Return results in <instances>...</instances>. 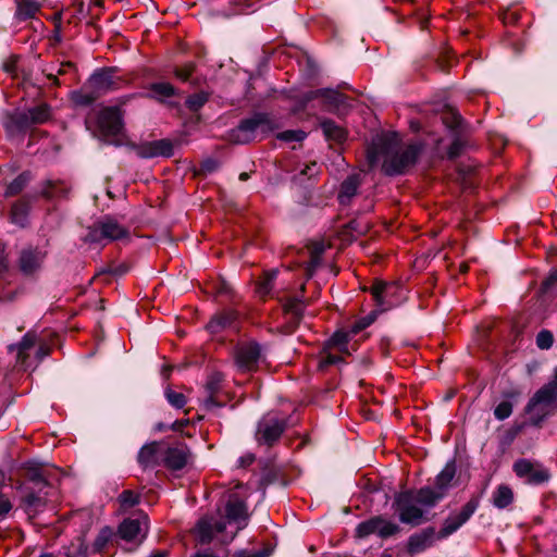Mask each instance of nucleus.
I'll list each match as a JSON object with an SVG mask.
<instances>
[{"mask_svg":"<svg viewBox=\"0 0 557 557\" xmlns=\"http://www.w3.org/2000/svg\"><path fill=\"white\" fill-rule=\"evenodd\" d=\"M422 151V145L414 143L407 146L401 144L397 133H387L377 138L368 150L370 164L383 159L382 170L386 175L394 176L406 172L412 166Z\"/></svg>","mask_w":557,"mask_h":557,"instance_id":"f257e3e1","label":"nucleus"},{"mask_svg":"<svg viewBox=\"0 0 557 557\" xmlns=\"http://www.w3.org/2000/svg\"><path fill=\"white\" fill-rule=\"evenodd\" d=\"M478 507L479 499L471 498L457 515H451L444 521L443 527L437 534L433 527L425 528L422 531L412 534L409 536L407 543L408 553L410 555L419 554L431 547L435 537L442 540L449 536L471 518Z\"/></svg>","mask_w":557,"mask_h":557,"instance_id":"f03ea898","label":"nucleus"},{"mask_svg":"<svg viewBox=\"0 0 557 557\" xmlns=\"http://www.w3.org/2000/svg\"><path fill=\"white\" fill-rule=\"evenodd\" d=\"M436 504H429L418 491H405L395 495L393 508L398 513L399 521L405 524L418 527L428 522V509Z\"/></svg>","mask_w":557,"mask_h":557,"instance_id":"7ed1b4c3","label":"nucleus"},{"mask_svg":"<svg viewBox=\"0 0 557 557\" xmlns=\"http://www.w3.org/2000/svg\"><path fill=\"white\" fill-rule=\"evenodd\" d=\"M554 407H557V367L552 379L529 399L524 410L530 416L531 424L540 426Z\"/></svg>","mask_w":557,"mask_h":557,"instance_id":"20e7f679","label":"nucleus"},{"mask_svg":"<svg viewBox=\"0 0 557 557\" xmlns=\"http://www.w3.org/2000/svg\"><path fill=\"white\" fill-rule=\"evenodd\" d=\"M277 128V124L271 114L256 112L251 116L239 122L237 127L231 131L230 139L235 144H248L257 139L259 135L267 136Z\"/></svg>","mask_w":557,"mask_h":557,"instance_id":"39448f33","label":"nucleus"},{"mask_svg":"<svg viewBox=\"0 0 557 557\" xmlns=\"http://www.w3.org/2000/svg\"><path fill=\"white\" fill-rule=\"evenodd\" d=\"M286 428V419L278 418L272 413H267L257 424L255 433L256 442L259 445H267L271 447L280 440Z\"/></svg>","mask_w":557,"mask_h":557,"instance_id":"423d86ee","label":"nucleus"},{"mask_svg":"<svg viewBox=\"0 0 557 557\" xmlns=\"http://www.w3.org/2000/svg\"><path fill=\"white\" fill-rule=\"evenodd\" d=\"M456 471L457 467L455 460L448 461L443 470L436 475L434 487L420 488V494L423 497V500L428 502L429 504H437L440 500H442L451 486Z\"/></svg>","mask_w":557,"mask_h":557,"instance_id":"0eeeda50","label":"nucleus"},{"mask_svg":"<svg viewBox=\"0 0 557 557\" xmlns=\"http://www.w3.org/2000/svg\"><path fill=\"white\" fill-rule=\"evenodd\" d=\"M128 231L116 220L104 216L88 228L86 242L101 243L102 240H116L126 237Z\"/></svg>","mask_w":557,"mask_h":557,"instance_id":"6e6552de","label":"nucleus"},{"mask_svg":"<svg viewBox=\"0 0 557 557\" xmlns=\"http://www.w3.org/2000/svg\"><path fill=\"white\" fill-rule=\"evenodd\" d=\"M321 100V106L325 111L335 112L347 106L348 98L339 91L331 88H321L305 92L299 98L301 108H306L313 100Z\"/></svg>","mask_w":557,"mask_h":557,"instance_id":"1a4fd4ad","label":"nucleus"},{"mask_svg":"<svg viewBox=\"0 0 557 557\" xmlns=\"http://www.w3.org/2000/svg\"><path fill=\"white\" fill-rule=\"evenodd\" d=\"M87 83L95 90L96 96L99 97L117 89L121 85V81L115 77L114 67H104L94 72Z\"/></svg>","mask_w":557,"mask_h":557,"instance_id":"9d476101","label":"nucleus"},{"mask_svg":"<svg viewBox=\"0 0 557 557\" xmlns=\"http://www.w3.org/2000/svg\"><path fill=\"white\" fill-rule=\"evenodd\" d=\"M515 473L530 484H542L549 480L550 473L540 463L519 459L513 463Z\"/></svg>","mask_w":557,"mask_h":557,"instance_id":"9b49d317","label":"nucleus"},{"mask_svg":"<svg viewBox=\"0 0 557 557\" xmlns=\"http://www.w3.org/2000/svg\"><path fill=\"white\" fill-rule=\"evenodd\" d=\"M260 357L261 347L255 342L238 346L235 352L236 364L243 372L255 371L258 367Z\"/></svg>","mask_w":557,"mask_h":557,"instance_id":"f8f14e48","label":"nucleus"},{"mask_svg":"<svg viewBox=\"0 0 557 557\" xmlns=\"http://www.w3.org/2000/svg\"><path fill=\"white\" fill-rule=\"evenodd\" d=\"M131 147L143 159L173 156V145L169 139L146 141L139 145L132 144Z\"/></svg>","mask_w":557,"mask_h":557,"instance_id":"ddd939ff","label":"nucleus"},{"mask_svg":"<svg viewBox=\"0 0 557 557\" xmlns=\"http://www.w3.org/2000/svg\"><path fill=\"white\" fill-rule=\"evenodd\" d=\"M50 117V108L47 104H39L27 111L17 112L13 116V123L20 129L28 128L36 124H42Z\"/></svg>","mask_w":557,"mask_h":557,"instance_id":"4468645a","label":"nucleus"},{"mask_svg":"<svg viewBox=\"0 0 557 557\" xmlns=\"http://www.w3.org/2000/svg\"><path fill=\"white\" fill-rule=\"evenodd\" d=\"M98 127L103 136H115L121 133L123 123L117 108H104L98 114Z\"/></svg>","mask_w":557,"mask_h":557,"instance_id":"2eb2a0df","label":"nucleus"},{"mask_svg":"<svg viewBox=\"0 0 557 557\" xmlns=\"http://www.w3.org/2000/svg\"><path fill=\"white\" fill-rule=\"evenodd\" d=\"M190 459V450L185 444L169 446L164 443L162 465L171 470L183 469Z\"/></svg>","mask_w":557,"mask_h":557,"instance_id":"dca6fc26","label":"nucleus"},{"mask_svg":"<svg viewBox=\"0 0 557 557\" xmlns=\"http://www.w3.org/2000/svg\"><path fill=\"white\" fill-rule=\"evenodd\" d=\"M164 442L153 441L145 444L138 451L137 461L141 468H156L163 462Z\"/></svg>","mask_w":557,"mask_h":557,"instance_id":"f3484780","label":"nucleus"},{"mask_svg":"<svg viewBox=\"0 0 557 557\" xmlns=\"http://www.w3.org/2000/svg\"><path fill=\"white\" fill-rule=\"evenodd\" d=\"M397 288V285L382 281H377L371 286V294L375 300L376 307L381 312L386 311L397 305V301L393 299Z\"/></svg>","mask_w":557,"mask_h":557,"instance_id":"a211bd4d","label":"nucleus"},{"mask_svg":"<svg viewBox=\"0 0 557 557\" xmlns=\"http://www.w3.org/2000/svg\"><path fill=\"white\" fill-rule=\"evenodd\" d=\"M225 528V521L216 520L213 517H203L197 522L195 533L201 544H209L214 535L223 532Z\"/></svg>","mask_w":557,"mask_h":557,"instance_id":"6ab92c4d","label":"nucleus"},{"mask_svg":"<svg viewBox=\"0 0 557 557\" xmlns=\"http://www.w3.org/2000/svg\"><path fill=\"white\" fill-rule=\"evenodd\" d=\"M223 382V375L220 372L211 373L205 384V391L207 397L203 399V407L208 411H212L216 408L222 407V403L218 401L215 396L221 391V384Z\"/></svg>","mask_w":557,"mask_h":557,"instance_id":"aec40b11","label":"nucleus"},{"mask_svg":"<svg viewBox=\"0 0 557 557\" xmlns=\"http://www.w3.org/2000/svg\"><path fill=\"white\" fill-rule=\"evenodd\" d=\"M147 532V517L141 516L137 519H125L119 527V534L123 540L134 541L138 536H144Z\"/></svg>","mask_w":557,"mask_h":557,"instance_id":"412c9836","label":"nucleus"},{"mask_svg":"<svg viewBox=\"0 0 557 557\" xmlns=\"http://www.w3.org/2000/svg\"><path fill=\"white\" fill-rule=\"evenodd\" d=\"M45 253L38 249L26 248L23 249L20 256V270L25 275L34 274L41 267L45 259Z\"/></svg>","mask_w":557,"mask_h":557,"instance_id":"4be33fe9","label":"nucleus"},{"mask_svg":"<svg viewBox=\"0 0 557 557\" xmlns=\"http://www.w3.org/2000/svg\"><path fill=\"white\" fill-rule=\"evenodd\" d=\"M226 518L230 522H235L238 524V529H242L246 525V520L248 518L246 504L238 499H230L225 507Z\"/></svg>","mask_w":557,"mask_h":557,"instance_id":"5701e85b","label":"nucleus"},{"mask_svg":"<svg viewBox=\"0 0 557 557\" xmlns=\"http://www.w3.org/2000/svg\"><path fill=\"white\" fill-rule=\"evenodd\" d=\"M237 319V314L233 310H226L215 314L207 324L210 333L216 334L226 327H231Z\"/></svg>","mask_w":557,"mask_h":557,"instance_id":"b1692460","label":"nucleus"},{"mask_svg":"<svg viewBox=\"0 0 557 557\" xmlns=\"http://www.w3.org/2000/svg\"><path fill=\"white\" fill-rule=\"evenodd\" d=\"M361 180L359 174L349 175L341 185L338 200L342 205H348L357 194Z\"/></svg>","mask_w":557,"mask_h":557,"instance_id":"393cba45","label":"nucleus"},{"mask_svg":"<svg viewBox=\"0 0 557 557\" xmlns=\"http://www.w3.org/2000/svg\"><path fill=\"white\" fill-rule=\"evenodd\" d=\"M320 126L327 140L343 143L346 139V131L334 121L330 119H323L320 122Z\"/></svg>","mask_w":557,"mask_h":557,"instance_id":"a878e982","label":"nucleus"},{"mask_svg":"<svg viewBox=\"0 0 557 557\" xmlns=\"http://www.w3.org/2000/svg\"><path fill=\"white\" fill-rule=\"evenodd\" d=\"M284 311L290 317V320L297 325L304 315L305 301L297 297H289L283 302Z\"/></svg>","mask_w":557,"mask_h":557,"instance_id":"bb28decb","label":"nucleus"},{"mask_svg":"<svg viewBox=\"0 0 557 557\" xmlns=\"http://www.w3.org/2000/svg\"><path fill=\"white\" fill-rule=\"evenodd\" d=\"M36 341V334L28 332L23 336L22 341L17 345H11L9 348L10 350L16 349L17 361L24 364L28 357V350H30L35 346Z\"/></svg>","mask_w":557,"mask_h":557,"instance_id":"cd10ccee","label":"nucleus"},{"mask_svg":"<svg viewBox=\"0 0 557 557\" xmlns=\"http://www.w3.org/2000/svg\"><path fill=\"white\" fill-rule=\"evenodd\" d=\"M70 189V184L64 181H47L42 189V195L47 198L65 197Z\"/></svg>","mask_w":557,"mask_h":557,"instance_id":"c85d7f7f","label":"nucleus"},{"mask_svg":"<svg viewBox=\"0 0 557 557\" xmlns=\"http://www.w3.org/2000/svg\"><path fill=\"white\" fill-rule=\"evenodd\" d=\"M98 98L100 97L96 96L95 90L88 86L87 82L82 86V88L73 91L71 95V99L73 100V102L82 107L90 106Z\"/></svg>","mask_w":557,"mask_h":557,"instance_id":"c756f323","label":"nucleus"},{"mask_svg":"<svg viewBox=\"0 0 557 557\" xmlns=\"http://www.w3.org/2000/svg\"><path fill=\"white\" fill-rule=\"evenodd\" d=\"M512 502L513 492L508 485L502 484L493 493L492 504L498 509L508 507Z\"/></svg>","mask_w":557,"mask_h":557,"instance_id":"7c9ffc66","label":"nucleus"},{"mask_svg":"<svg viewBox=\"0 0 557 557\" xmlns=\"http://www.w3.org/2000/svg\"><path fill=\"white\" fill-rule=\"evenodd\" d=\"M40 9V4L35 0L17 1L15 17L20 21H26L35 17Z\"/></svg>","mask_w":557,"mask_h":557,"instance_id":"2f4dec72","label":"nucleus"},{"mask_svg":"<svg viewBox=\"0 0 557 557\" xmlns=\"http://www.w3.org/2000/svg\"><path fill=\"white\" fill-rule=\"evenodd\" d=\"M382 524V516H375L369 520L360 522L356 528V535L358 537H366L371 534L379 535V527Z\"/></svg>","mask_w":557,"mask_h":557,"instance_id":"473e14b6","label":"nucleus"},{"mask_svg":"<svg viewBox=\"0 0 557 557\" xmlns=\"http://www.w3.org/2000/svg\"><path fill=\"white\" fill-rule=\"evenodd\" d=\"M351 333L348 331H337L333 334V336L329 341V345L332 348H335L338 354L349 355L348 343L350 339Z\"/></svg>","mask_w":557,"mask_h":557,"instance_id":"72a5a7b5","label":"nucleus"},{"mask_svg":"<svg viewBox=\"0 0 557 557\" xmlns=\"http://www.w3.org/2000/svg\"><path fill=\"white\" fill-rule=\"evenodd\" d=\"M278 271L273 269L264 273V275L258 281L256 292L260 297H264L270 294L274 286V281L277 276Z\"/></svg>","mask_w":557,"mask_h":557,"instance_id":"f704fd0d","label":"nucleus"},{"mask_svg":"<svg viewBox=\"0 0 557 557\" xmlns=\"http://www.w3.org/2000/svg\"><path fill=\"white\" fill-rule=\"evenodd\" d=\"M150 91L152 92V97L158 100H162L163 98H170L174 96L175 88L170 83H153L150 86Z\"/></svg>","mask_w":557,"mask_h":557,"instance_id":"c9c22d12","label":"nucleus"},{"mask_svg":"<svg viewBox=\"0 0 557 557\" xmlns=\"http://www.w3.org/2000/svg\"><path fill=\"white\" fill-rule=\"evenodd\" d=\"M29 181V176L27 173L20 174L16 178H14L5 189V196L12 197L21 193L24 187L27 185Z\"/></svg>","mask_w":557,"mask_h":557,"instance_id":"e433bc0d","label":"nucleus"},{"mask_svg":"<svg viewBox=\"0 0 557 557\" xmlns=\"http://www.w3.org/2000/svg\"><path fill=\"white\" fill-rule=\"evenodd\" d=\"M28 206L26 202L20 201L13 205L11 210L12 222L21 226L25 225Z\"/></svg>","mask_w":557,"mask_h":557,"instance_id":"4c0bfd02","label":"nucleus"},{"mask_svg":"<svg viewBox=\"0 0 557 557\" xmlns=\"http://www.w3.org/2000/svg\"><path fill=\"white\" fill-rule=\"evenodd\" d=\"M113 535V531L109 527L102 528L97 537L94 541L92 549L95 553H101L102 549L107 546Z\"/></svg>","mask_w":557,"mask_h":557,"instance_id":"58836bf2","label":"nucleus"},{"mask_svg":"<svg viewBox=\"0 0 557 557\" xmlns=\"http://www.w3.org/2000/svg\"><path fill=\"white\" fill-rule=\"evenodd\" d=\"M27 480L33 484L32 488L38 490L39 492H42V490L48 486L42 472L37 468H32L27 471Z\"/></svg>","mask_w":557,"mask_h":557,"instance_id":"ea45409f","label":"nucleus"},{"mask_svg":"<svg viewBox=\"0 0 557 557\" xmlns=\"http://www.w3.org/2000/svg\"><path fill=\"white\" fill-rule=\"evenodd\" d=\"M208 100H209V94H207L205 91H200V92L194 94L187 98L186 107L190 111L196 112V111L200 110L206 104V102Z\"/></svg>","mask_w":557,"mask_h":557,"instance_id":"a19ab883","label":"nucleus"},{"mask_svg":"<svg viewBox=\"0 0 557 557\" xmlns=\"http://www.w3.org/2000/svg\"><path fill=\"white\" fill-rule=\"evenodd\" d=\"M164 396L169 404L176 409H182L187 403L184 394L177 393L170 387L164 391Z\"/></svg>","mask_w":557,"mask_h":557,"instance_id":"79ce46f5","label":"nucleus"},{"mask_svg":"<svg viewBox=\"0 0 557 557\" xmlns=\"http://www.w3.org/2000/svg\"><path fill=\"white\" fill-rule=\"evenodd\" d=\"M196 69V64L194 62H186L183 65L174 67V75L182 82H187L193 75Z\"/></svg>","mask_w":557,"mask_h":557,"instance_id":"37998d69","label":"nucleus"},{"mask_svg":"<svg viewBox=\"0 0 557 557\" xmlns=\"http://www.w3.org/2000/svg\"><path fill=\"white\" fill-rule=\"evenodd\" d=\"M400 531V528L398 524L391 522L382 517V524L380 523L379 527V536L382 539L389 537L392 535H395Z\"/></svg>","mask_w":557,"mask_h":557,"instance_id":"c03bdc74","label":"nucleus"},{"mask_svg":"<svg viewBox=\"0 0 557 557\" xmlns=\"http://www.w3.org/2000/svg\"><path fill=\"white\" fill-rule=\"evenodd\" d=\"M277 139L283 141H302L307 137V133L301 129H288L277 134Z\"/></svg>","mask_w":557,"mask_h":557,"instance_id":"a18cd8bd","label":"nucleus"},{"mask_svg":"<svg viewBox=\"0 0 557 557\" xmlns=\"http://www.w3.org/2000/svg\"><path fill=\"white\" fill-rule=\"evenodd\" d=\"M119 500H120L121 507L132 508L139 503V496H138V494L134 493L133 491L126 490L120 494Z\"/></svg>","mask_w":557,"mask_h":557,"instance_id":"49530a36","label":"nucleus"},{"mask_svg":"<svg viewBox=\"0 0 557 557\" xmlns=\"http://www.w3.org/2000/svg\"><path fill=\"white\" fill-rule=\"evenodd\" d=\"M41 492L32 488L25 496L24 503L28 508H37L44 505V497L40 495Z\"/></svg>","mask_w":557,"mask_h":557,"instance_id":"de8ad7c7","label":"nucleus"},{"mask_svg":"<svg viewBox=\"0 0 557 557\" xmlns=\"http://www.w3.org/2000/svg\"><path fill=\"white\" fill-rule=\"evenodd\" d=\"M374 320H375V312H372L371 314L356 321L349 329V332L351 333V335H356V334L360 333L361 331H363L369 325H371L374 322Z\"/></svg>","mask_w":557,"mask_h":557,"instance_id":"09e8293b","label":"nucleus"},{"mask_svg":"<svg viewBox=\"0 0 557 557\" xmlns=\"http://www.w3.org/2000/svg\"><path fill=\"white\" fill-rule=\"evenodd\" d=\"M553 343L554 336L547 330L541 331L536 336V345L540 349H549L553 346Z\"/></svg>","mask_w":557,"mask_h":557,"instance_id":"8fccbe9b","label":"nucleus"},{"mask_svg":"<svg viewBox=\"0 0 557 557\" xmlns=\"http://www.w3.org/2000/svg\"><path fill=\"white\" fill-rule=\"evenodd\" d=\"M512 412V405L509 401H502L498 404L494 410V416L498 420H505Z\"/></svg>","mask_w":557,"mask_h":557,"instance_id":"3c124183","label":"nucleus"},{"mask_svg":"<svg viewBox=\"0 0 557 557\" xmlns=\"http://www.w3.org/2000/svg\"><path fill=\"white\" fill-rule=\"evenodd\" d=\"M343 355L344 354L336 355L332 352H326L325 356L320 360L319 367L321 369H324L332 364H338L343 362Z\"/></svg>","mask_w":557,"mask_h":557,"instance_id":"603ef678","label":"nucleus"},{"mask_svg":"<svg viewBox=\"0 0 557 557\" xmlns=\"http://www.w3.org/2000/svg\"><path fill=\"white\" fill-rule=\"evenodd\" d=\"M442 120L450 129H456L461 123L460 115L455 111L447 112L442 116Z\"/></svg>","mask_w":557,"mask_h":557,"instance_id":"864d4df0","label":"nucleus"},{"mask_svg":"<svg viewBox=\"0 0 557 557\" xmlns=\"http://www.w3.org/2000/svg\"><path fill=\"white\" fill-rule=\"evenodd\" d=\"M465 148V143L460 138H456L448 148L447 154L449 159L458 158Z\"/></svg>","mask_w":557,"mask_h":557,"instance_id":"5fc2aeb1","label":"nucleus"},{"mask_svg":"<svg viewBox=\"0 0 557 557\" xmlns=\"http://www.w3.org/2000/svg\"><path fill=\"white\" fill-rule=\"evenodd\" d=\"M73 67H74V64L72 62H70V61L63 62L60 64L59 69L57 70V74L49 73L48 78L57 82V75H63L67 72L69 69H73Z\"/></svg>","mask_w":557,"mask_h":557,"instance_id":"6e6d98bb","label":"nucleus"},{"mask_svg":"<svg viewBox=\"0 0 557 557\" xmlns=\"http://www.w3.org/2000/svg\"><path fill=\"white\" fill-rule=\"evenodd\" d=\"M557 283V270L550 272V274L543 281V290H549Z\"/></svg>","mask_w":557,"mask_h":557,"instance_id":"4d7b16f0","label":"nucleus"},{"mask_svg":"<svg viewBox=\"0 0 557 557\" xmlns=\"http://www.w3.org/2000/svg\"><path fill=\"white\" fill-rule=\"evenodd\" d=\"M255 460H256V456H255V454H252V453H247V454H245L244 456H242V457L238 459V467H239V468H247V467H249L250 465H252Z\"/></svg>","mask_w":557,"mask_h":557,"instance_id":"13d9d810","label":"nucleus"},{"mask_svg":"<svg viewBox=\"0 0 557 557\" xmlns=\"http://www.w3.org/2000/svg\"><path fill=\"white\" fill-rule=\"evenodd\" d=\"M12 509L10 499L3 495H0V516H5Z\"/></svg>","mask_w":557,"mask_h":557,"instance_id":"bf43d9fd","label":"nucleus"},{"mask_svg":"<svg viewBox=\"0 0 557 557\" xmlns=\"http://www.w3.org/2000/svg\"><path fill=\"white\" fill-rule=\"evenodd\" d=\"M519 16L517 14V12H512V11H506L504 14H503V22L505 24H508V23H516L518 21Z\"/></svg>","mask_w":557,"mask_h":557,"instance_id":"052dcab7","label":"nucleus"},{"mask_svg":"<svg viewBox=\"0 0 557 557\" xmlns=\"http://www.w3.org/2000/svg\"><path fill=\"white\" fill-rule=\"evenodd\" d=\"M324 245L322 243L314 245L312 250V264L315 265L318 263V257L323 253Z\"/></svg>","mask_w":557,"mask_h":557,"instance_id":"680f3d73","label":"nucleus"},{"mask_svg":"<svg viewBox=\"0 0 557 557\" xmlns=\"http://www.w3.org/2000/svg\"><path fill=\"white\" fill-rule=\"evenodd\" d=\"M189 423V420H176L170 426L173 431H182V429Z\"/></svg>","mask_w":557,"mask_h":557,"instance_id":"e2e57ef3","label":"nucleus"},{"mask_svg":"<svg viewBox=\"0 0 557 557\" xmlns=\"http://www.w3.org/2000/svg\"><path fill=\"white\" fill-rule=\"evenodd\" d=\"M37 358L39 360H41L42 358H45L46 356H48L50 354V348L46 345H41L39 346V348L37 349Z\"/></svg>","mask_w":557,"mask_h":557,"instance_id":"0e129e2a","label":"nucleus"},{"mask_svg":"<svg viewBox=\"0 0 557 557\" xmlns=\"http://www.w3.org/2000/svg\"><path fill=\"white\" fill-rule=\"evenodd\" d=\"M348 227H349L351 231H354V232H356L357 234H359V235H360V234H363V233L366 232V228H367L366 226H364V227H359V224H358V222H356V221H351V222L348 224Z\"/></svg>","mask_w":557,"mask_h":557,"instance_id":"69168bd1","label":"nucleus"},{"mask_svg":"<svg viewBox=\"0 0 557 557\" xmlns=\"http://www.w3.org/2000/svg\"><path fill=\"white\" fill-rule=\"evenodd\" d=\"M127 271H128V268L126 265H119V267L110 270V272L114 275H122V274H125Z\"/></svg>","mask_w":557,"mask_h":557,"instance_id":"338daca9","label":"nucleus"},{"mask_svg":"<svg viewBox=\"0 0 557 557\" xmlns=\"http://www.w3.org/2000/svg\"><path fill=\"white\" fill-rule=\"evenodd\" d=\"M149 557H168L166 550H158L153 554H151Z\"/></svg>","mask_w":557,"mask_h":557,"instance_id":"774afa93","label":"nucleus"}]
</instances>
